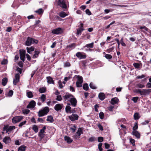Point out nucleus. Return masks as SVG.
Segmentation results:
<instances>
[{"instance_id": "nucleus-1", "label": "nucleus", "mask_w": 151, "mask_h": 151, "mask_svg": "<svg viewBox=\"0 0 151 151\" xmlns=\"http://www.w3.org/2000/svg\"><path fill=\"white\" fill-rule=\"evenodd\" d=\"M58 5L64 9H66L69 6L68 2L65 0H58L57 1Z\"/></svg>"}, {"instance_id": "nucleus-2", "label": "nucleus", "mask_w": 151, "mask_h": 151, "mask_svg": "<svg viewBox=\"0 0 151 151\" xmlns=\"http://www.w3.org/2000/svg\"><path fill=\"white\" fill-rule=\"evenodd\" d=\"M38 42V40L28 37L27 38V40L25 42V45L26 46H29L31 45L32 44H37Z\"/></svg>"}, {"instance_id": "nucleus-3", "label": "nucleus", "mask_w": 151, "mask_h": 151, "mask_svg": "<svg viewBox=\"0 0 151 151\" xmlns=\"http://www.w3.org/2000/svg\"><path fill=\"white\" fill-rule=\"evenodd\" d=\"M49 108L47 106H46L43 109L40 110L38 112V116L41 117L46 115L49 112Z\"/></svg>"}, {"instance_id": "nucleus-4", "label": "nucleus", "mask_w": 151, "mask_h": 151, "mask_svg": "<svg viewBox=\"0 0 151 151\" xmlns=\"http://www.w3.org/2000/svg\"><path fill=\"white\" fill-rule=\"evenodd\" d=\"M15 129V127L14 126H9L8 125H5L3 128V131H6V133L9 134V132H10L12 130Z\"/></svg>"}, {"instance_id": "nucleus-5", "label": "nucleus", "mask_w": 151, "mask_h": 151, "mask_svg": "<svg viewBox=\"0 0 151 151\" xmlns=\"http://www.w3.org/2000/svg\"><path fill=\"white\" fill-rule=\"evenodd\" d=\"M63 32V28L58 27L53 29L52 31V33L53 34L60 35Z\"/></svg>"}, {"instance_id": "nucleus-6", "label": "nucleus", "mask_w": 151, "mask_h": 151, "mask_svg": "<svg viewBox=\"0 0 151 151\" xmlns=\"http://www.w3.org/2000/svg\"><path fill=\"white\" fill-rule=\"evenodd\" d=\"M76 55L79 59H85L87 57L85 53L80 52H77Z\"/></svg>"}, {"instance_id": "nucleus-7", "label": "nucleus", "mask_w": 151, "mask_h": 151, "mask_svg": "<svg viewBox=\"0 0 151 151\" xmlns=\"http://www.w3.org/2000/svg\"><path fill=\"white\" fill-rule=\"evenodd\" d=\"M23 119V116H15L13 117L12 119V122L14 123H16L20 122Z\"/></svg>"}, {"instance_id": "nucleus-8", "label": "nucleus", "mask_w": 151, "mask_h": 151, "mask_svg": "<svg viewBox=\"0 0 151 151\" xmlns=\"http://www.w3.org/2000/svg\"><path fill=\"white\" fill-rule=\"evenodd\" d=\"M26 50H19V53L20 59L24 62L25 59Z\"/></svg>"}, {"instance_id": "nucleus-9", "label": "nucleus", "mask_w": 151, "mask_h": 151, "mask_svg": "<svg viewBox=\"0 0 151 151\" xmlns=\"http://www.w3.org/2000/svg\"><path fill=\"white\" fill-rule=\"evenodd\" d=\"M70 102L71 103V105L73 107H76V106L77 104V101L74 96L70 99L69 100Z\"/></svg>"}, {"instance_id": "nucleus-10", "label": "nucleus", "mask_w": 151, "mask_h": 151, "mask_svg": "<svg viewBox=\"0 0 151 151\" xmlns=\"http://www.w3.org/2000/svg\"><path fill=\"white\" fill-rule=\"evenodd\" d=\"M73 95L68 93H66L63 96V98L64 101H69V100L73 97Z\"/></svg>"}, {"instance_id": "nucleus-11", "label": "nucleus", "mask_w": 151, "mask_h": 151, "mask_svg": "<svg viewBox=\"0 0 151 151\" xmlns=\"http://www.w3.org/2000/svg\"><path fill=\"white\" fill-rule=\"evenodd\" d=\"M78 116L77 114H73L69 116L70 119L72 122L78 120Z\"/></svg>"}, {"instance_id": "nucleus-12", "label": "nucleus", "mask_w": 151, "mask_h": 151, "mask_svg": "<svg viewBox=\"0 0 151 151\" xmlns=\"http://www.w3.org/2000/svg\"><path fill=\"white\" fill-rule=\"evenodd\" d=\"M20 76L19 73L16 74L15 76V78L13 81V84L14 85H16L17 84L19 81Z\"/></svg>"}, {"instance_id": "nucleus-13", "label": "nucleus", "mask_w": 151, "mask_h": 151, "mask_svg": "<svg viewBox=\"0 0 151 151\" xmlns=\"http://www.w3.org/2000/svg\"><path fill=\"white\" fill-rule=\"evenodd\" d=\"M151 92V89H143L141 92V95H146Z\"/></svg>"}, {"instance_id": "nucleus-14", "label": "nucleus", "mask_w": 151, "mask_h": 151, "mask_svg": "<svg viewBox=\"0 0 151 151\" xmlns=\"http://www.w3.org/2000/svg\"><path fill=\"white\" fill-rule=\"evenodd\" d=\"M63 104H56L54 107L55 110L57 111L61 110L63 108Z\"/></svg>"}, {"instance_id": "nucleus-15", "label": "nucleus", "mask_w": 151, "mask_h": 151, "mask_svg": "<svg viewBox=\"0 0 151 151\" xmlns=\"http://www.w3.org/2000/svg\"><path fill=\"white\" fill-rule=\"evenodd\" d=\"M36 103L33 100H32L30 101L28 105L27 106V108H33L35 106Z\"/></svg>"}, {"instance_id": "nucleus-16", "label": "nucleus", "mask_w": 151, "mask_h": 151, "mask_svg": "<svg viewBox=\"0 0 151 151\" xmlns=\"http://www.w3.org/2000/svg\"><path fill=\"white\" fill-rule=\"evenodd\" d=\"M80 27L77 29L76 34L77 35H81L82 32L84 30V29L83 28V24L81 23L80 24Z\"/></svg>"}, {"instance_id": "nucleus-17", "label": "nucleus", "mask_w": 151, "mask_h": 151, "mask_svg": "<svg viewBox=\"0 0 151 151\" xmlns=\"http://www.w3.org/2000/svg\"><path fill=\"white\" fill-rule=\"evenodd\" d=\"M3 141L6 144L10 143L11 141V138L8 136H6L3 139Z\"/></svg>"}, {"instance_id": "nucleus-18", "label": "nucleus", "mask_w": 151, "mask_h": 151, "mask_svg": "<svg viewBox=\"0 0 151 151\" xmlns=\"http://www.w3.org/2000/svg\"><path fill=\"white\" fill-rule=\"evenodd\" d=\"M119 101V99L116 97L112 98L111 100V104L113 105L117 104Z\"/></svg>"}, {"instance_id": "nucleus-19", "label": "nucleus", "mask_w": 151, "mask_h": 151, "mask_svg": "<svg viewBox=\"0 0 151 151\" xmlns=\"http://www.w3.org/2000/svg\"><path fill=\"white\" fill-rule=\"evenodd\" d=\"M47 80V82L49 84H54L55 83L53 79L50 76L47 77L46 78Z\"/></svg>"}, {"instance_id": "nucleus-20", "label": "nucleus", "mask_w": 151, "mask_h": 151, "mask_svg": "<svg viewBox=\"0 0 151 151\" xmlns=\"http://www.w3.org/2000/svg\"><path fill=\"white\" fill-rule=\"evenodd\" d=\"M132 134L135 136L137 138L139 139L140 137V134L137 131H133Z\"/></svg>"}, {"instance_id": "nucleus-21", "label": "nucleus", "mask_w": 151, "mask_h": 151, "mask_svg": "<svg viewBox=\"0 0 151 151\" xmlns=\"http://www.w3.org/2000/svg\"><path fill=\"white\" fill-rule=\"evenodd\" d=\"M99 98L101 101H103L105 98V96L104 93H100L99 94Z\"/></svg>"}, {"instance_id": "nucleus-22", "label": "nucleus", "mask_w": 151, "mask_h": 151, "mask_svg": "<svg viewBox=\"0 0 151 151\" xmlns=\"http://www.w3.org/2000/svg\"><path fill=\"white\" fill-rule=\"evenodd\" d=\"M64 139L69 144L70 143L73 141V140L71 139L70 138L67 136H65L64 137Z\"/></svg>"}, {"instance_id": "nucleus-23", "label": "nucleus", "mask_w": 151, "mask_h": 151, "mask_svg": "<svg viewBox=\"0 0 151 151\" xmlns=\"http://www.w3.org/2000/svg\"><path fill=\"white\" fill-rule=\"evenodd\" d=\"M46 120L50 122H52L54 121L53 117L51 115L48 116Z\"/></svg>"}, {"instance_id": "nucleus-24", "label": "nucleus", "mask_w": 151, "mask_h": 151, "mask_svg": "<svg viewBox=\"0 0 151 151\" xmlns=\"http://www.w3.org/2000/svg\"><path fill=\"white\" fill-rule=\"evenodd\" d=\"M8 81V79L6 77L4 78L2 80V84L3 86H5Z\"/></svg>"}, {"instance_id": "nucleus-25", "label": "nucleus", "mask_w": 151, "mask_h": 151, "mask_svg": "<svg viewBox=\"0 0 151 151\" xmlns=\"http://www.w3.org/2000/svg\"><path fill=\"white\" fill-rule=\"evenodd\" d=\"M40 53V52L38 51H37L36 50L35 51V54L33 55L32 57L33 58H37L39 56V55Z\"/></svg>"}, {"instance_id": "nucleus-26", "label": "nucleus", "mask_w": 151, "mask_h": 151, "mask_svg": "<svg viewBox=\"0 0 151 151\" xmlns=\"http://www.w3.org/2000/svg\"><path fill=\"white\" fill-rule=\"evenodd\" d=\"M26 147L24 145H22L20 146L18 149V151H25Z\"/></svg>"}, {"instance_id": "nucleus-27", "label": "nucleus", "mask_w": 151, "mask_h": 151, "mask_svg": "<svg viewBox=\"0 0 151 151\" xmlns=\"http://www.w3.org/2000/svg\"><path fill=\"white\" fill-rule=\"evenodd\" d=\"M83 88L85 91H87L88 90V85L87 83H84L83 86Z\"/></svg>"}, {"instance_id": "nucleus-28", "label": "nucleus", "mask_w": 151, "mask_h": 151, "mask_svg": "<svg viewBox=\"0 0 151 151\" xmlns=\"http://www.w3.org/2000/svg\"><path fill=\"white\" fill-rule=\"evenodd\" d=\"M59 15L60 17L62 18H64L68 15L64 12H60Z\"/></svg>"}, {"instance_id": "nucleus-29", "label": "nucleus", "mask_w": 151, "mask_h": 151, "mask_svg": "<svg viewBox=\"0 0 151 151\" xmlns=\"http://www.w3.org/2000/svg\"><path fill=\"white\" fill-rule=\"evenodd\" d=\"M40 99L41 100L42 102H44L46 99V96L45 94H42L41 96L40 97Z\"/></svg>"}, {"instance_id": "nucleus-30", "label": "nucleus", "mask_w": 151, "mask_h": 151, "mask_svg": "<svg viewBox=\"0 0 151 151\" xmlns=\"http://www.w3.org/2000/svg\"><path fill=\"white\" fill-rule=\"evenodd\" d=\"M140 117L138 113H135L134 114V117L135 120H136L139 119Z\"/></svg>"}, {"instance_id": "nucleus-31", "label": "nucleus", "mask_w": 151, "mask_h": 151, "mask_svg": "<svg viewBox=\"0 0 151 151\" xmlns=\"http://www.w3.org/2000/svg\"><path fill=\"white\" fill-rule=\"evenodd\" d=\"M83 133V132L82 129H81V128H79L77 132H76V134H77L78 136H80L81 134H82Z\"/></svg>"}, {"instance_id": "nucleus-32", "label": "nucleus", "mask_w": 151, "mask_h": 151, "mask_svg": "<svg viewBox=\"0 0 151 151\" xmlns=\"http://www.w3.org/2000/svg\"><path fill=\"white\" fill-rule=\"evenodd\" d=\"M93 42H92L91 43L86 44L85 46V47H87V48H92L93 47Z\"/></svg>"}, {"instance_id": "nucleus-33", "label": "nucleus", "mask_w": 151, "mask_h": 151, "mask_svg": "<svg viewBox=\"0 0 151 151\" xmlns=\"http://www.w3.org/2000/svg\"><path fill=\"white\" fill-rule=\"evenodd\" d=\"M71 107L70 106H66L65 107V110L66 113H69L71 112Z\"/></svg>"}, {"instance_id": "nucleus-34", "label": "nucleus", "mask_w": 151, "mask_h": 151, "mask_svg": "<svg viewBox=\"0 0 151 151\" xmlns=\"http://www.w3.org/2000/svg\"><path fill=\"white\" fill-rule=\"evenodd\" d=\"M77 78L78 79V81L77 82H78L81 83L83 82V78L81 76L78 75L77 76Z\"/></svg>"}, {"instance_id": "nucleus-35", "label": "nucleus", "mask_w": 151, "mask_h": 151, "mask_svg": "<svg viewBox=\"0 0 151 151\" xmlns=\"http://www.w3.org/2000/svg\"><path fill=\"white\" fill-rule=\"evenodd\" d=\"M90 88L93 89H96L97 88L95 85L92 82H91L89 84Z\"/></svg>"}, {"instance_id": "nucleus-36", "label": "nucleus", "mask_w": 151, "mask_h": 151, "mask_svg": "<svg viewBox=\"0 0 151 151\" xmlns=\"http://www.w3.org/2000/svg\"><path fill=\"white\" fill-rule=\"evenodd\" d=\"M27 96L29 98H31L33 97V95L31 91H29L27 93Z\"/></svg>"}, {"instance_id": "nucleus-37", "label": "nucleus", "mask_w": 151, "mask_h": 151, "mask_svg": "<svg viewBox=\"0 0 151 151\" xmlns=\"http://www.w3.org/2000/svg\"><path fill=\"white\" fill-rule=\"evenodd\" d=\"M46 91V88L45 87H42L40 88L39 91L41 93H42L45 92Z\"/></svg>"}, {"instance_id": "nucleus-38", "label": "nucleus", "mask_w": 151, "mask_h": 151, "mask_svg": "<svg viewBox=\"0 0 151 151\" xmlns=\"http://www.w3.org/2000/svg\"><path fill=\"white\" fill-rule=\"evenodd\" d=\"M32 129L36 133L38 131V128L37 126L34 125L32 126Z\"/></svg>"}, {"instance_id": "nucleus-39", "label": "nucleus", "mask_w": 151, "mask_h": 151, "mask_svg": "<svg viewBox=\"0 0 151 151\" xmlns=\"http://www.w3.org/2000/svg\"><path fill=\"white\" fill-rule=\"evenodd\" d=\"M40 22L41 21L40 20H38L36 21L35 22V24L33 25L34 27H39L40 25L39 24Z\"/></svg>"}, {"instance_id": "nucleus-40", "label": "nucleus", "mask_w": 151, "mask_h": 151, "mask_svg": "<svg viewBox=\"0 0 151 151\" xmlns=\"http://www.w3.org/2000/svg\"><path fill=\"white\" fill-rule=\"evenodd\" d=\"M138 124L137 122H136L134 123V126L133 127L132 129L133 131H136V130L138 129Z\"/></svg>"}, {"instance_id": "nucleus-41", "label": "nucleus", "mask_w": 151, "mask_h": 151, "mask_svg": "<svg viewBox=\"0 0 151 151\" xmlns=\"http://www.w3.org/2000/svg\"><path fill=\"white\" fill-rule=\"evenodd\" d=\"M133 65L136 68L139 69L140 68V64L139 63H134Z\"/></svg>"}, {"instance_id": "nucleus-42", "label": "nucleus", "mask_w": 151, "mask_h": 151, "mask_svg": "<svg viewBox=\"0 0 151 151\" xmlns=\"http://www.w3.org/2000/svg\"><path fill=\"white\" fill-rule=\"evenodd\" d=\"M76 129V125H73L72 127H70V130L72 131V132H75Z\"/></svg>"}, {"instance_id": "nucleus-43", "label": "nucleus", "mask_w": 151, "mask_h": 151, "mask_svg": "<svg viewBox=\"0 0 151 151\" xmlns=\"http://www.w3.org/2000/svg\"><path fill=\"white\" fill-rule=\"evenodd\" d=\"M104 57L107 59H110L112 58V56L110 54H106L105 55Z\"/></svg>"}, {"instance_id": "nucleus-44", "label": "nucleus", "mask_w": 151, "mask_h": 151, "mask_svg": "<svg viewBox=\"0 0 151 151\" xmlns=\"http://www.w3.org/2000/svg\"><path fill=\"white\" fill-rule=\"evenodd\" d=\"M8 63V60L7 59H4L1 62V63L2 65H6Z\"/></svg>"}, {"instance_id": "nucleus-45", "label": "nucleus", "mask_w": 151, "mask_h": 151, "mask_svg": "<svg viewBox=\"0 0 151 151\" xmlns=\"http://www.w3.org/2000/svg\"><path fill=\"white\" fill-rule=\"evenodd\" d=\"M30 111L28 109H25L23 110V113L24 114H27L29 113Z\"/></svg>"}, {"instance_id": "nucleus-46", "label": "nucleus", "mask_w": 151, "mask_h": 151, "mask_svg": "<svg viewBox=\"0 0 151 151\" xmlns=\"http://www.w3.org/2000/svg\"><path fill=\"white\" fill-rule=\"evenodd\" d=\"M45 134L44 133L39 132V136L41 139H42L45 136Z\"/></svg>"}, {"instance_id": "nucleus-47", "label": "nucleus", "mask_w": 151, "mask_h": 151, "mask_svg": "<svg viewBox=\"0 0 151 151\" xmlns=\"http://www.w3.org/2000/svg\"><path fill=\"white\" fill-rule=\"evenodd\" d=\"M70 64L69 62H67L64 63V67H69L70 66Z\"/></svg>"}, {"instance_id": "nucleus-48", "label": "nucleus", "mask_w": 151, "mask_h": 151, "mask_svg": "<svg viewBox=\"0 0 151 151\" xmlns=\"http://www.w3.org/2000/svg\"><path fill=\"white\" fill-rule=\"evenodd\" d=\"M104 114L102 112H100L99 114V117L100 119H103L104 118Z\"/></svg>"}, {"instance_id": "nucleus-49", "label": "nucleus", "mask_w": 151, "mask_h": 151, "mask_svg": "<svg viewBox=\"0 0 151 151\" xmlns=\"http://www.w3.org/2000/svg\"><path fill=\"white\" fill-rule=\"evenodd\" d=\"M36 13H38L39 14H41L42 13H43V11L42 9L41 8L39 9L38 10H36L35 11Z\"/></svg>"}, {"instance_id": "nucleus-50", "label": "nucleus", "mask_w": 151, "mask_h": 151, "mask_svg": "<svg viewBox=\"0 0 151 151\" xmlns=\"http://www.w3.org/2000/svg\"><path fill=\"white\" fill-rule=\"evenodd\" d=\"M81 83L78 82H76V84L77 87L80 88L82 86V83Z\"/></svg>"}, {"instance_id": "nucleus-51", "label": "nucleus", "mask_w": 151, "mask_h": 151, "mask_svg": "<svg viewBox=\"0 0 151 151\" xmlns=\"http://www.w3.org/2000/svg\"><path fill=\"white\" fill-rule=\"evenodd\" d=\"M96 140V138L94 137H92L88 139V141L90 142H92Z\"/></svg>"}, {"instance_id": "nucleus-52", "label": "nucleus", "mask_w": 151, "mask_h": 151, "mask_svg": "<svg viewBox=\"0 0 151 151\" xmlns=\"http://www.w3.org/2000/svg\"><path fill=\"white\" fill-rule=\"evenodd\" d=\"M26 122L27 121H24L22 122H20L18 125L19 127H22V126L25 124Z\"/></svg>"}, {"instance_id": "nucleus-53", "label": "nucleus", "mask_w": 151, "mask_h": 151, "mask_svg": "<svg viewBox=\"0 0 151 151\" xmlns=\"http://www.w3.org/2000/svg\"><path fill=\"white\" fill-rule=\"evenodd\" d=\"M75 44L74 43H73L67 45V48L68 49L69 48H72L73 47H75Z\"/></svg>"}, {"instance_id": "nucleus-54", "label": "nucleus", "mask_w": 151, "mask_h": 151, "mask_svg": "<svg viewBox=\"0 0 151 151\" xmlns=\"http://www.w3.org/2000/svg\"><path fill=\"white\" fill-rule=\"evenodd\" d=\"M62 100L61 95H57L56 98V100L58 101H60Z\"/></svg>"}, {"instance_id": "nucleus-55", "label": "nucleus", "mask_w": 151, "mask_h": 151, "mask_svg": "<svg viewBox=\"0 0 151 151\" xmlns=\"http://www.w3.org/2000/svg\"><path fill=\"white\" fill-rule=\"evenodd\" d=\"M102 143H100L98 145V148L99 151H102L103 149L102 147Z\"/></svg>"}, {"instance_id": "nucleus-56", "label": "nucleus", "mask_w": 151, "mask_h": 151, "mask_svg": "<svg viewBox=\"0 0 151 151\" xmlns=\"http://www.w3.org/2000/svg\"><path fill=\"white\" fill-rule=\"evenodd\" d=\"M130 142L132 145L134 146L135 145V140L132 138H130L129 139Z\"/></svg>"}, {"instance_id": "nucleus-57", "label": "nucleus", "mask_w": 151, "mask_h": 151, "mask_svg": "<svg viewBox=\"0 0 151 151\" xmlns=\"http://www.w3.org/2000/svg\"><path fill=\"white\" fill-rule=\"evenodd\" d=\"M104 140V138L102 137H99L98 138V141L99 142H101L103 141Z\"/></svg>"}, {"instance_id": "nucleus-58", "label": "nucleus", "mask_w": 151, "mask_h": 151, "mask_svg": "<svg viewBox=\"0 0 151 151\" xmlns=\"http://www.w3.org/2000/svg\"><path fill=\"white\" fill-rule=\"evenodd\" d=\"M120 43H121V44L122 45V46H124V47L126 46V44L123 41V38H122V39L120 40Z\"/></svg>"}, {"instance_id": "nucleus-59", "label": "nucleus", "mask_w": 151, "mask_h": 151, "mask_svg": "<svg viewBox=\"0 0 151 151\" xmlns=\"http://www.w3.org/2000/svg\"><path fill=\"white\" fill-rule=\"evenodd\" d=\"M58 83L59 84V87L60 88H61L63 87V86L62 84V82L61 81L59 80L58 81Z\"/></svg>"}, {"instance_id": "nucleus-60", "label": "nucleus", "mask_w": 151, "mask_h": 151, "mask_svg": "<svg viewBox=\"0 0 151 151\" xmlns=\"http://www.w3.org/2000/svg\"><path fill=\"white\" fill-rule=\"evenodd\" d=\"M61 19H62L58 16L56 15L55 17L54 20H58L59 21H60L61 20Z\"/></svg>"}, {"instance_id": "nucleus-61", "label": "nucleus", "mask_w": 151, "mask_h": 151, "mask_svg": "<svg viewBox=\"0 0 151 151\" xmlns=\"http://www.w3.org/2000/svg\"><path fill=\"white\" fill-rule=\"evenodd\" d=\"M86 14H87L89 15H91V12L88 9H86L85 11Z\"/></svg>"}, {"instance_id": "nucleus-62", "label": "nucleus", "mask_w": 151, "mask_h": 151, "mask_svg": "<svg viewBox=\"0 0 151 151\" xmlns=\"http://www.w3.org/2000/svg\"><path fill=\"white\" fill-rule=\"evenodd\" d=\"M13 91L12 90H10L8 93V95L9 96H12L13 95Z\"/></svg>"}, {"instance_id": "nucleus-63", "label": "nucleus", "mask_w": 151, "mask_h": 151, "mask_svg": "<svg viewBox=\"0 0 151 151\" xmlns=\"http://www.w3.org/2000/svg\"><path fill=\"white\" fill-rule=\"evenodd\" d=\"M21 143L18 140L15 139V145H19Z\"/></svg>"}, {"instance_id": "nucleus-64", "label": "nucleus", "mask_w": 151, "mask_h": 151, "mask_svg": "<svg viewBox=\"0 0 151 151\" xmlns=\"http://www.w3.org/2000/svg\"><path fill=\"white\" fill-rule=\"evenodd\" d=\"M114 108V106H111L108 108V110L110 111H112Z\"/></svg>"}]
</instances>
